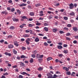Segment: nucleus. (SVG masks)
Listing matches in <instances>:
<instances>
[{"instance_id": "c03bdc74", "label": "nucleus", "mask_w": 78, "mask_h": 78, "mask_svg": "<svg viewBox=\"0 0 78 78\" xmlns=\"http://www.w3.org/2000/svg\"><path fill=\"white\" fill-rule=\"evenodd\" d=\"M44 57V55H40V57L39 58H42Z\"/></svg>"}, {"instance_id": "338daca9", "label": "nucleus", "mask_w": 78, "mask_h": 78, "mask_svg": "<svg viewBox=\"0 0 78 78\" xmlns=\"http://www.w3.org/2000/svg\"><path fill=\"white\" fill-rule=\"evenodd\" d=\"M17 67V65H15L14 66H13L12 67L13 68H16Z\"/></svg>"}, {"instance_id": "0e129e2a", "label": "nucleus", "mask_w": 78, "mask_h": 78, "mask_svg": "<svg viewBox=\"0 0 78 78\" xmlns=\"http://www.w3.org/2000/svg\"><path fill=\"white\" fill-rule=\"evenodd\" d=\"M40 16H44V14L43 13H41L40 14Z\"/></svg>"}, {"instance_id": "5701e85b", "label": "nucleus", "mask_w": 78, "mask_h": 78, "mask_svg": "<svg viewBox=\"0 0 78 78\" xmlns=\"http://www.w3.org/2000/svg\"><path fill=\"white\" fill-rule=\"evenodd\" d=\"M44 30H45V31L46 32H47V31H48V28H47V27H44Z\"/></svg>"}, {"instance_id": "c756f323", "label": "nucleus", "mask_w": 78, "mask_h": 78, "mask_svg": "<svg viewBox=\"0 0 78 78\" xmlns=\"http://www.w3.org/2000/svg\"><path fill=\"white\" fill-rule=\"evenodd\" d=\"M26 73H26L25 72H23L21 73H20L22 75H25V74L26 75Z\"/></svg>"}, {"instance_id": "e2e57ef3", "label": "nucleus", "mask_w": 78, "mask_h": 78, "mask_svg": "<svg viewBox=\"0 0 78 78\" xmlns=\"http://www.w3.org/2000/svg\"><path fill=\"white\" fill-rule=\"evenodd\" d=\"M4 42V40H2L0 41V42L1 43H2V42Z\"/></svg>"}, {"instance_id": "c85d7f7f", "label": "nucleus", "mask_w": 78, "mask_h": 78, "mask_svg": "<svg viewBox=\"0 0 78 78\" xmlns=\"http://www.w3.org/2000/svg\"><path fill=\"white\" fill-rule=\"evenodd\" d=\"M33 53L34 54H36V53H37V51L36 50L34 51H33Z\"/></svg>"}, {"instance_id": "3c124183", "label": "nucleus", "mask_w": 78, "mask_h": 78, "mask_svg": "<svg viewBox=\"0 0 78 78\" xmlns=\"http://www.w3.org/2000/svg\"><path fill=\"white\" fill-rule=\"evenodd\" d=\"M11 11V12H13V11H15V9L14 8L12 9Z\"/></svg>"}, {"instance_id": "a18cd8bd", "label": "nucleus", "mask_w": 78, "mask_h": 78, "mask_svg": "<svg viewBox=\"0 0 78 78\" xmlns=\"http://www.w3.org/2000/svg\"><path fill=\"white\" fill-rule=\"evenodd\" d=\"M75 73L74 72H73L71 74V76H74L75 75H75Z\"/></svg>"}, {"instance_id": "4be33fe9", "label": "nucleus", "mask_w": 78, "mask_h": 78, "mask_svg": "<svg viewBox=\"0 0 78 78\" xmlns=\"http://www.w3.org/2000/svg\"><path fill=\"white\" fill-rule=\"evenodd\" d=\"M58 30V29H53V32H56Z\"/></svg>"}, {"instance_id": "9d476101", "label": "nucleus", "mask_w": 78, "mask_h": 78, "mask_svg": "<svg viewBox=\"0 0 78 78\" xmlns=\"http://www.w3.org/2000/svg\"><path fill=\"white\" fill-rule=\"evenodd\" d=\"M57 48L58 49H62V47L61 45H58L57 46Z\"/></svg>"}, {"instance_id": "f704fd0d", "label": "nucleus", "mask_w": 78, "mask_h": 78, "mask_svg": "<svg viewBox=\"0 0 78 78\" xmlns=\"http://www.w3.org/2000/svg\"><path fill=\"white\" fill-rule=\"evenodd\" d=\"M39 57H40V54H37L36 57L37 58H39Z\"/></svg>"}, {"instance_id": "ddd939ff", "label": "nucleus", "mask_w": 78, "mask_h": 78, "mask_svg": "<svg viewBox=\"0 0 78 78\" xmlns=\"http://www.w3.org/2000/svg\"><path fill=\"white\" fill-rule=\"evenodd\" d=\"M59 76H58L56 75V74H54V75L53 76H52V78H58Z\"/></svg>"}, {"instance_id": "f8f14e48", "label": "nucleus", "mask_w": 78, "mask_h": 78, "mask_svg": "<svg viewBox=\"0 0 78 78\" xmlns=\"http://www.w3.org/2000/svg\"><path fill=\"white\" fill-rule=\"evenodd\" d=\"M35 42H37L39 41V38L37 37L35 39Z\"/></svg>"}, {"instance_id": "2f4dec72", "label": "nucleus", "mask_w": 78, "mask_h": 78, "mask_svg": "<svg viewBox=\"0 0 78 78\" xmlns=\"http://www.w3.org/2000/svg\"><path fill=\"white\" fill-rule=\"evenodd\" d=\"M68 27H72V25L70 24H69L67 25Z\"/></svg>"}, {"instance_id": "bf43d9fd", "label": "nucleus", "mask_w": 78, "mask_h": 78, "mask_svg": "<svg viewBox=\"0 0 78 78\" xmlns=\"http://www.w3.org/2000/svg\"><path fill=\"white\" fill-rule=\"evenodd\" d=\"M55 61L56 62H59V60L58 59H56L55 60Z\"/></svg>"}, {"instance_id": "603ef678", "label": "nucleus", "mask_w": 78, "mask_h": 78, "mask_svg": "<svg viewBox=\"0 0 78 78\" xmlns=\"http://www.w3.org/2000/svg\"><path fill=\"white\" fill-rule=\"evenodd\" d=\"M31 56H32V57L33 58H35V55L34 54H32L31 55Z\"/></svg>"}, {"instance_id": "f03ea898", "label": "nucleus", "mask_w": 78, "mask_h": 78, "mask_svg": "<svg viewBox=\"0 0 78 78\" xmlns=\"http://www.w3.org/2000/svg\"><path fill=\"white\" fill-rule=\"evenodd\" d=\"M73 30L74 31H75V32H76V31H78V28L76 27H72Z\"/></svg>"}, {"instance_id": "b1692460", "label": "nucleus", "mask_w": 78, "mask_h": 78, "mask_svg": "<svg viewBox=\"0 0 78 78\" xmlns=\"http://www.w3.org/2000/svg\"><path fill=\"white\" fill-rule=\"evenodd\" d=\"M53 18V16L51 15H50L48 17V19H51Z\"/></svg>"}, {"instance_id": "1a4fd4ad", "label": "nucleus", "mask_w": 78, "mask_h": 78, "mask_svg": "<svg viewBox=\"0 0 78 78\" xmlns=\"http://www.w3.org/2000/svg\"><path fill=\"white\" fill-rule=\"evenodd\" d=\"M12 20L14 22H18L19 21L18 19H16L15 18H12Z\"/></svg>"}, {"instance_id": "a878e982", "label": "nucleus", "mask_w": 78, "mask_h": 78, "mask_svg": "<svg viewBox=\"0 0 78 78\" xmlns=\"http://www.w3.org/2000/svg\"><path fill=\"white\" fill-rule=\"evenodd\" d=\"M64 19V20H68V18L66 16H64L63 17Z\"/></svg>"}, {"instance_id": "6e6d98bb", "label": "nucleus", "mask_w": 78, "mask_h": 78, "mask_svg": "<svg viewBox=\"0 0 78 78\" xmlns=\"http://www.w3.org/2000/svg\"><path fill=\"white\" fill-rule=\"evenodd\" d=\"M67 44H64V45H63V47H67Z\"/></svg>"}, {"instance_id": "37998d69", "label": "nucleus", "mask_w": 78, "mask_h": 78, "mask_svg": "<svg viewBox=\"0 0 78 78\" xmlns=\"http://www.w3.org/2000/svg\"><path fill=\"white\" fill-rule=\"evenodd\" d=\"M66 39L68 41H70V38L68 37H66Z\"/></svg>"}, {"instance_id": "09e8293b", "label": "nucleus", "mask_w": 78, "mask_h": 78, "mask_svg": "<svg viewBox=\"0 0 78 78\" xmlns=\"http://www.w3.org/2000/svg\"><path fill=\"white\" fill-rule=\"evenodd\" d=\"M73 6H74V7H76L77 6V4L76 3L74 4L73 5Z\"/></svg>"}, {"instance_id": "6e6552de", "label": "nucleus", "mask_w": 78, "mask_h": 78, "mask_svg": "<svg viewBox=\"0 0 78 78\" xmlns=\"http://www.w3.org/2000/svg\"><path fill=\"white\" fill-rule=\"evenodd\" d=\"M14 47V46L12 44H10L8 45V48H12Z\"/></svg>"}, {"instance_id": "473e14b6", "label": "nucleus", "mask_w": 78, "mask_h": 78, "mask_svg": "<svg viewBox=\"0 0 78 78\" xmlns=\"http://www.w3.org/2000/svg\"><path fill=\"white\" fill-rule=\"evenodd\" d=\"M44 44L45 46H48V44L47 42H44Z\"/></svg>"}, {"instance_id": "e433bc0d", "label": "nucleus", "mask_w": 78, "mask_h": 78, "mask_svg": "<svg viewBox=\"0 0 78 78\" xmlns=\"http://www.w3.org/2000/svg\"><path fill=\"white\" fill-rule=\"evenodd\" d=\"M26 42L27 44V45H29V44H30V42H29V41H28V40H26Z\"/></svg>"}, {"instance_id": "cd10ccee", "label": "nucleus", "mask_w": 78, "mask_h": 78, "mask_svg": "<svg viewBox=\"0 0 78 78\" xmlns=\"http://www.w3.org/2000/svg\"><path fill=\"white\" fill-rule=\"evenodd\" d=\"M66 74L68 75H70L71 74V73H70V72H68L66 73Z\"/></svg>"}, {"instance_id": "680f3d73", "label": "nucleus", "mask_w": 78, "mask_h": 78, "mask_svg": "<svg viewBox=\"0 0 78 78\" xmlns=\"http://www.w3.org/2000/svg\"><path fill=\"white\" fill-rule=\"evenodd\" d=\"M70 22L71 23H73V22H75V21H74L73 20H70Z\"/></svg>"}, {"instance_id": "39448f33", "label": "nucleus", "mask_w": 78, "mask_h": 78, "mask_svg": "<svg viewBox=\"0 0 78 78\" xmlns=\"http://www.w3.org/2000/svg\"><path fill=\"white\" fill-rule=\"evenodd\" d=\"M1 14H5V15H7L8 14V13L6 11H5L3 12H1Z\"/></svg>"}, {"instance_id": "ea45409f", "label": "nucleus", "mask_w": 78, "mask_h": 78, "mask_svg": "<svg viewBox=\"0 0 78 78\" xmlns=\"http://www.w3.org/2000/svg\"><path fill=\"white\" fill-rule=\"evenodd\" d=\"M40 5H41L40 4L38 3V4H37L35 5V6H36V7H37V6H40Z\"/></svg>"}, {"instance_id": "bb28decb", "label": "nucleus", "mask_w": 78, "mask_h": 78, "mask_svg": "<svg viewBox=\"0 0 78 78\" xmlns=\"http://www.w3.org/2000/svg\"><path fill=\"white\" fill-rule=\"evenodd\" d=\"M67 52H68V50H64V53H65L66 54H67Z\"/></svg>"}, {"instance_id": "dca6fc26", "label": "nucleus", "mask_w": 78, "mask_h": 78, "mask_svg": "<svg viewBox=\"0 0 78 78\" xmlns=\"http://www.w3.org/2000/svg\"><path fill=\"white\" fill-rule=\"evenodd\" d=\"M9 28L10 30H14L15 28V27L14 26H11Z\"/></svg>"}, {"instance_id": "13d9d810", "label": "nucleus", "mask_w": 78, "mask_h": 78, "mask_svg": "<svg viewBox=\"0 0 78 78\" xmlns=\"http://www.w3.org/2000/svg\"><path fill=\"white\" fill-rule=\"evenodd\" d=\"M26 70L28 72H30V69L29 68H27L26 69Z\"/></svg>"}, {"instance_id": "7ed1b4c3", "label": "nucleus", "mask_w": 78, "mask_h": 78, "mask_svg": "<svg viewBox=\"0 0 78 78\" xmlns=\"http://www.w3.org/2000/svg\"><path fill=\"white\" fill-rule=\"evenodd\" d=\"M74 5L72 3H71L69 5V9H72V8H73Z\"/></svg>"}, {"instance_id": "a19ab883", "label": "nucleus", "mask_w": 78, "mask_h": 78, "mask_svg": "<svg viewBox=\"0 0 78 78\" xmlns=\"http://www.w3.org/2000/svg\"><path fill=\"white\" fill-rule=\"evenodd\" d=\"M33 26L32 24H28V26L29 27H33Z\"/></svg>"}, {"instance_id": "de8ad7c7", "label": "nucleus", "mask_w": 78, "mask_h": 78, "mask_svg": "<svg viewBox=\"0 0 78 78\" xmlns=\"http://www.w3.org/2000/svg\"><path fill=\"white\" fill-rule=\"evenodd\" d=\"M73 44H76L77 43V41L76 40H74L73 41Z\"/></svg>"}, {"instance_id": "72a5a7b5", "label": "nucleus", "mask_w": 78, "mask_h": 78, "mask_svg": "<svg viewBox=\"0 0 78 78\" xmlns=\"http://www.w3.org/2000/svg\"><path fill=\"white\" fill-rule=\"evenodd\" d=\"M30 16H34V13L33 12H30Z\"/></svg>"}, {"instance_id": "9b49d317", "label": "nucleus", "mask_w": 78, "mask_h": 78, "mask_svg": "<svg viewBox=\"0 0 78 78\" xmlns=\"http://www.w3.org/2000/svg\"><path fill=\"white\" fill-rule=\"evenodd\" d=\"M20 58L21 59H22V58H23V59H25V58H27V57H26V56H25L24 55H21Z\"/></svg>"}, {"instance_id": "412c9836", "label": "nucleus", "mask_w": 78, "mask_h": 78, "mask_svg": "<svg viewBox=\"0 0 78 78\" xmlns=\"http://www.w3.org/2000/svg\"><path fill=\"white\" fill-rule=\"evenodd\" d=\"M29 35L27 34H25L24 35V37H29Z\"/></svg>"}, {"instance_id": "6ab92c4d", "label": "nucleus", "mask_w": 78, "mask_h": 78, "mask_svg": "<svg viewBox=\"0 0 78 78\" xmlns=\"http://www.w3.org/2000/svg\"><path fill=\"white\" fill-rule=\"evenodd\" d=\"M13 53H14V54L15 55H16V54H17V51H16V50H15V49H13Z\"/></svg>"}, {"instance_id": "4468645a", "label": "nucleus", "mask_w": 78, "mask_h": 78, "mask_svg": "<svg viewBox=\"0 0 78 78\" xmlns=\"http://www.w3.org/2000/svg\"><path fill=\"white\" fill-rule=\"evenodd\" d=\"M38 70L39 71H41V70H43V68H42V67H39L38 68Z\"/></svg>"}, {"instance_id": "49530a36", "label": "nucleus", "mask_w": 78, "mask_h": 78, "mask_svg": "<svg viewBox=\"0 0 78 78\" xmlns=\"http://www.w3.org/2000/svg\"><path fill=\"white\" fill-rule=\"evenodd\" d=\"M41 23H39L38 22H37L36 23V25L38 26L41 25Z\"/></svg>"}, {"instance_id": "69168bd1", "label": "nucleus", "mask_w": 78, "mask_h": 78, "mask_svg": "<svg viewBox=\"0 0 78 78\" xmlns=\"http://www.w3.org/2000/svg\"><path fill=\"white\" fill-rule=\"evenodd\" d=\"M64 9H63L60 10V11H61V12H64Z\"/></svg>"}, {"instance_id": "a211bd4d", "label": "nucleus", "mask_w": 78, "mask_h": 78, "mask_svg": "<svg viewBox=\"0 0 78 78\" xmlns=\"http://www.w3.org/2000/svg\"><path fill=\"white\" fill-rule=\"evenodd\" d=\"M70 16H74L75 15V13L74 12H72L70 13Z\"/></svg>"}, {"instance_id": "c9c22d12", "label": "nucleus", "mask_w": 78, "mask_h": 78, "mask_svg": "<svg viewBox=\"0 0 78 78\" xmlns=\"http://www.w3.org/2000/svg\"><path fill=\"white\" fill-rule=\"evenodd\" d=\"M66 35L67 36H70V35H71V34H70V33H68L67 34H66Z\"/></svg>"}, {"instance_id": "864d4df0", "label": "nucleus", "mask_w": 78, "mask_h": 78, "mask_svg": "<svg viewBox=\"0 0 78 78\" xmlns=\"http://www.w3.org/2000/svg\"><path fill=\"white\" fill-rule=\"evenodd\" d=\"M39 36H44V34H38Z\"/></svg>"}, {"instance_id": "7c9ffc66", "label": "nucleus", "mask_w": 78, "mask_h": 78, "mask_svg": "<svg viewBox=\"0 0 78 78\" xmlns=\"http://www.w3.org/2000/svg\"><path fill=\"white\" fill-rule=\"evenodd\" d=\"M17 12L18 13H19V14H21V11L19 10V9H18L17 10Z\"/></svg>"}, {"instance_id": "79ce46f5", "label": "nucleus", "mask_w": 78, "mask_h": 78, "mask_svg": "<svg viewBox=\"0 0 78 78\" xmlns=\"http://www.w3.org/2000/svg\"><path fill=\"white\" fill-rule=\"evenodd\" d=\"M3 75H5V76L8 75V73H4L3 74Z\"/></svg>"}, {"instance_id": "58836bf2", "label": "nucleus", "mask_w": 78, "mask_h": 78, "mask_svg": "<svg viewBox=\"0 0 78 78\" xmlns=\"http://www.w3.org/2000/svg\"><path fill=\"white\" fill-rule=\"evenodd\" d=\"M30 33L31 34H34V33H33V30H30Z\"/></svg>"}, {"instance_id": "052dcab7", "label": "nucleus", "mask_w": 78, "mask_h": 78, "mask_svg": "<svg viewBox=\"0 0 78 78\" xmlns=\"http://www.w3.org/2000/svg\"><path fill=\"white\" fill-rule=\"evenodd\" d=\"M28 8H29V9H31V6L29 5L28 6Z\"/></svg>"}, {"instance_id": "4c0bfd02", "label": "nucleus", "mask_w": 78, "mask_h": 78, "mask_svg": "<svg viewBox=\"0 0 78 78\" xmlns=\"http://www.w3.org/2000/svg\"><path fill=\"white\" fill-rule=\"evenodd\" d=\"M59 33H60V34H62V33H64V32L60 30L59 31Z\"/></svg>"}, {"instance_id": "774afa93", "label": "nucleus", "mask_w": 78, "mask_h": 78, "mask_svg": "<svg viewBox=\"0 0 78 78\" xmlns=\"http://www.w3.org/2000/svg\"><path fill=\"white\" fill-rule=\"evenodd\" d=\"M22 49L23 50H26V48L25 47H22Z\"/></svg>"}, {"instance_id": "f3484780", "label": "nucleus", "mask_w": 78, "mask_h": 78, "mask_svg": "<svg viewBox=\"0 0 78 78\" xmlns=\"http://www.w3.org/2000/svg\"><path fill=\"white\" fill-rule=\"evenodd\" d=\"M34 60H33V58H31L30 60V63H33V62Z\"/></svg>"}, {"instance_id": "2eb2a0df", "label": "nucleus", "mask_w": 78, "mask_h": 78, "mask_svg": "<svg viewBox=\"0 0 78 78\" xmlns=\"http://www.w3.org/2000/svg\"><path fill=\"white\" fill-rule=\"evenodd\" d=\"M14 44L16 46H17V47L19 45V44H18V43H17V41H15Z\"/></svg>"}, {"instance_id": "8fccbe9b", "label": "nucleus", "mask_w": 78, "mask_h": 78, "mask_svg": "<svg viewBox=\"0 0 78 78\" xmlns=\"http://www.w3.org/2000/svg\"><path fill=\"white\" fill-rule=\"evenodd\" d=\"M58 56H59V57H62V56H63V55L62 54H60L58 55Z\"/></svg>"}, {"instance_id": "aec40b11", "label": "nucleus", "mask_w": 78, "mask_h": 78, "mask_svg": "<svg viewBox=\"0 0 78 78\" xmlns=\"http://www.w3.org/2000/svg\"><path fill=\"white\" fill-rule=\"evenodd\" d=\"M53 59L52 58H51V57H49V58H47V61H50V60H51V59Z\"/></svg>"}, {"instance_id": "5fc2aeb1", "label": "nucleus", "mask_w": 78, "mask_h": 78, "mask_svg": "<svg viewBox=\"0 0 78 78\" xmlns=\"http://www.w3.org/2000/svg\"><path fill=\"white\" fill-rule=\"evenodd\" d=\"M19 77V78H23V76H22V75H20Z\"/></svg>"}, {"instance_id": "20e7f679", "label": "nucleus", "mask_w": 78, "mask_h": 78, "mask_svg": "<svg viewBox=\"0 0 78 78\" xmlns=\"http://www.w3.org/2000/svg\"><path fill=\"white\" fill-rule=\"evenodd\" d=\"M19 63L20 64L21 67H24V66H25V64L23 63V62H20Z\"/></svg>"}, {"instance_id": "4d7b16f0", "label": "nucleus", "mask_w": 78, "mask_h": 78, "mask_svg": "<svg viewBox=\"0 0 78 78\" xmlns=\"http://www.w3.org/2000/svg\"><path fill=\"white\" fill-rule=\"evenodd\" d=\"M8 38H12V36L9 35L8 36Z\"/></svg>"}, {"instance_id": "0eeeda50", "label": "nucleus", "mask_w": 78, "mask_h": 78, "mask_svg": "<svg viewBox=\"0 0 78 78\" xmlns=\"http://www.w3.org/2000/svg\"><path fill=\"white\" fill-rule=\"evenodd\" d=\"M26 5H27V4L23 3L21 4H20L19 6L20 7H22V6H25Z\"/></svg>"}, {"instance_id": "423d86ee", "label": "nucleus", "mask_w": 78, "mask_h": 78, "mask_svg": "<svg viewBox=\"0 0 78 78\" xmlns=\"http://www.w3.org/2000/svg\"><path fill=\"white\" fill-rule=\"evenodd\" d=\"M5 55H7L8 56H11L12 55L11 53H9L8 52H6L5 53Z\"/></svg>"}, {"instance_id": "f257e3e1", "label": "nucleus", "mask_w": 78, "mask_h": 78, "mask_svg": "<svg viewBox=\"0 0 78 78\" xmlns=\"http://www.w3.org/2000/svg\"><path fill=\"white\" fill-rule=\"evenodd\" d=\"M47 75L48 76V78H52V76H53V75L50 73H47Z\"/></svg>"}, {"instance_id": "393cba45", "label": "nucleus", "mask_w": 78, "mask_h": 78, "mask_svg": "<svg viewBox=\"0 0 78 78\" xmlns=\"http://www.w3.org/2000/svg\"><path fill=\"white\" fill-rule=\"evenodd\" d=\"M22 19H26L27 20H28V18H27V16H24L22 17Z\"/></svg>"}]
</instances>
